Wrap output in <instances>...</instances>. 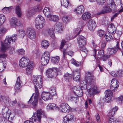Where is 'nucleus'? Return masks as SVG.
Instances as JSON below:
<instances>
[{
  "mask_svg": "<svg viewBox=\"0 0 123 123\" xmlns=\"http://www.w3.org/2000/svg\"><path fill=\"white\" fill-rule=\"evenodd\" d=\"M33 10V9H28L26 12V15L27 16L30 17L34 13Z\"/></svg>",
  "mask_w": 123,
  "mask_h": 123,
  "instance_id": "de8ad7c7",
  "label": "nucleus"
},
{
  "mask_svg": "<svg viewBox=\"0 0 123 123\" xmlns=\"http://www.w3.org/2000/svg\"><path fill=\"white\" fill-rule=\"evenodd\" d=\"M45 24V20L44 18L40 15H38L36 17L35 22L36 28L40 30L42 28Z\"/></svg>",
  "mask_w": 123,
  "mask_h": 123,
  "instance_id": "20e7f679",
  "label": "nucleus"
},
{
  "mask_svg": "<svg viewBox=\"0 0 123 123\" xmlns=\"http://www.w3.org/2000/svg\"><path fill=\"white\" fill-rule=\"evenodd\" d=\"M33 83L35 88V93H39L38 89L43 87L42 77L41 75L34 76L33 78Z\"/></svg>",
  "mask_w": 123,
  "mask_h": 123,
  "instance_id": "f03ea898",
  "label": "nucleus"
},
{
  "mask_svg": "<svg viewBox=\"0 0 123 123\" xmlns=\"http://www.w3.org/2000/svg\"><path fill=\"white\" fill-rule=\"evenodd\" d=\"M2 114L5 118H10V116L11 114V111L7 108L6 107L2 109Z\"/></svg>",
  "mask_w": 123,
  "mask_h": 123,
  "instance_id": "2eb2a0df",
  "label": "nucleus"
},
{
  "mask_svg": "<svg viewBox=\"0 0 123 123\" xmlns=\"http://www.w3.org/2000/svg\"><path fill=\"white\" fill-rule=\"evenodd\" d=\"M12 43L11 39L9 37H6L5 39L4 43H1V50L3 52H5L7 50L8 48H9V44Z\"/></svg>",
  "mask_w": 123,
  "mask_h": 123,
  "instance_id": "423d86ee",
  "label": "nucleus"
},
{
  "mask_svg": "<svg viewBox=\"0 0 123 123\" xmlns=\"http://www.w3.org/2000/svg\"><path fill=\"white\" fill-rule=\"evenodd\" d=\"M111 9L110 7H108L107 6H105L104 7L103 9L100 12H98L97 14L98 15H100L108 12L111 11Z\"/></svg>",
  "mask_w": 123,
  "mask_h": 123,
  "instance_id": "bb28decb",
  "label": "nucleus"
},
{
  "mask_svg": "<svg viewBox=\"0 0 123 123\" xmlns=\"http://www.w3.org/2000/svg\"><path fill=\"white\" fill-rule=\"evenodd\" d=\"M104 50H102L99 51L98 57L99 58H101L102 56L104 55Z\"/></svg>",
  "mask_w": 123,
  "mask_h": 123,
  "instance_id": "6e6d98bb",
  "label": "nucleus"
},
{
  "mask_svg": "<svg viewBox=\"0 0 123 123\" xmlns=\"http://www.w3.org/2000/svg\"><path fill=\"white\" fill-rule=\"evenodd\" d=\"M20 34L21 37L23 38L24 37V36L25 35V31L24 30H20L18 31Z\"/></svg>",
  "mask_w": 123,
  "mask_h": 123,
  "instance_id": "bf43d9fd",
  "label": "nucleus"
},
{
  "mask_svg": "<svg viewBox=\"0 0 123 123\" xmlns=\"http://www.w3.org/2000/svg\"><path fill=\"white\" fill-rule=\"evenodd\" d=\"M42 111L41 109L37 110V114H34L30 118L31 120L33 119L35 122L38 121L40 123L41 122V118Z\"/></svg>",
  "mask_w": 123,
  "mask_h": 123,
  "instance_id": "9b49d317",
  "label": "nucleus"
},
{
  "mask_svg": "<svg viewBox=\"0 0 123 123\" xmlns=\"http://www.w3.org/2000/svg\"><path fill=\"white\" fill-rule=\"evenodd\" d=\"M105 92L106 93L105 101L108 102L111 100L112 97V92L110 90H108L105 91Z\"/></svg>",
  "mask_w": 123,
  "mask_h": 123,
  "instance_id": "6ab92c4d",
  "label": "nucleus"
},
{
  "mask_svg": "<svg viewBox=\"0 0 123 123\" xmlns=\"http://www.w3.org/2000/svg\"><path fill=\"white\" fill-rule=\"evenodd\" d=\"M88 91V93L91 95L99 93L98 88L95 85H93V87Z\"/></svg>",
  "mask_w": 123,
  "mask_h": 123,
  "instance_id": "412c9836",
  "label": "nucleus"
},
{
  "mask_svg": "<svg viewBox=\"0 0 123 123\" xmlns=\"http://www.w3.org/2000/svg\"><path fill=\"white\" fill-rule=\"evenodd\" d=\"M73 89V92L77 96L81 97L82 96V91L80 86H74Z\"/></svg>",
  "mask_w": 123,
  "mask_h": 123,
  "instance_id": "ddd939ff",
  "label": "nucleus"
},
{
  "mask_svg": "<svg viewBox=\"0 0 123 123\" xmlns=\"http://www.w3.org/2000/svg\"><path fill=\"white\" fill-rule=\"evenodd\" d=\"M42 9V5L41 4H38L34 6L33 8V10L34 11L38 12H39Z\"/></svg>",
  "mask_w": 123,
  "mask_h": 123,
  "instance_id": "c03bdc74",
  "label": "nucleus"
},
{
  "mask_svg": "<svg viewBox=\"0 0 123 123\" xmlns=\"http://www.w3.org/2000/svg\"><path fill=\"white\" fill-rule=\"evenodd\" d=\"M9 98L8 96H0V101L1 102H3L6 104L8 103L9 101Z\"/></svg>",
  "mask_w": 123,
  "mask_h": 123,
  "instance_id": "cd10ccee",
  "label": "nucleus"
},
{
  "mask_svg": "<svg viewBox=\"0 0 123 123\" xmlns=\"http://www.w3.org/2000/svg\"><path fill=\"white\" fill-rule=\"evenodd\" d=\"M116 76L123 77V70H121L117 71L116 73Z\"/></svg>",
  "mask_w": 123,
  "mask_h": 123,
  "instance_id": "3c124183",
  "label": "nucleus"
},
{
  "mask_svg": "<svg viewBox=\"0 0 123 123\" xmlns=\"http://www.w3.org/2000/svg\"><path fill=\"white\" fill-rule=\"evenodd\" d=\"M49 45V43L48 41L43 40L41 43L42 47L44 49H46Z\"/></svg>",
  "mask_w": 123,
  "mask_h": 123,
  "instance_id": "4c0bfd02",
  "label": "nucleus"
},
{
  "mask_svg": "<svg viewBox=\"0 0 123 123\" xmlns=\"http://www.w3.org/2000/svg\"><path fill=\"white\" fill-rule=\"evenodd\" d=\"M13 8V7L12 6L9 7H5L2 9V10L4 12L7 14L10 13Z\"/></svg>",
  "mask_w": 123,
  "mask_h": 123,
  "instance_id": "7c9ffc66",
  "label": "nucleus"
},
{
  "mask_svg": "<svg viewBox=\"0 0 123 123\" xmlns=\"http://www.w3.org/2000/svg\"><path fill=\"white\" fill-rule=\"evenodd\" d=\"M73 76L74 80L77 82L79 81L80 77L78 72L76 71H74L73 73Z\"/></svg>",
  "mask_w": 123,
  "mask_h": 123,
  "instance_id": "393cba45",
  "label": "nucleus"
},
{
  "mask_svg": "<svg viewBox=\"0 0 123 123\" xmlns=\"http://www.w3.org/2000/svg\"><path fill=\"white\" fill-rule=\"evenodd\" d=\"M91 2H94L96 1L97 4L99 5L102 6L105 3L106 0H89Z\"/></svg>",
  "mask_w": 123,
  "mask_h": 123,
  "instance_id": "473e14b6",
  "label": "nucleus"
},
{
  "mask_svg": "<svg viewBox=\"0 0 123 123\" xmlns=\"http://www.w3.org/2000/svg\"><path fill=\"white\" fill-rule=\"evenodd\" d=\"M109 119V123H115V119L114 117H111Z\"/></svg>",
  "mask_w": 123,
  "mask_h": 123,
  "instance_id": "0e129e2a",
  "label": "nucleus"
},
{
  "mask_svg": "<svg viewBox=\"0 0 123 123\" xmlns=\"http://www.w3.org/2000/svg\"><path fill=\"white\" fill-rule=\"evenodd\" d=\"M20 23L21 22L17 19L15 17L12 18L10 21L11 24L12 25H14L15 26L21 25L22 24Z\"/></svg>",
  "mask_w": 123,
  "mask_h": 123,
  "instance_id": "5701e85b",
  "label": "nucleus"
},
{
  "mask_svg": "<svg viewBox=\"0 0 123 123\" xmlns=\"http://www.w3.org/2000/svg\"><path fill=\"white\" fill-rule=\"evenodd\" d=\"M68 98L69 100L73 101L76 103L78 101L77 96L73 92L69 94Z\"/></svg>",
  "mask_w": 123,
  "mask_h": 123,
  "instance_id": "dca6fc26",
  "label": "nucleus"
},
{
  "mask_svg": "<svg viewBox=\"0 0 123 123\" xmlns=\"http://www.w3.org/2000/svg\"><path fill=\"white\" fill-rule=\"evenodd\" d=\"M117 102L119 104H121L123 103V96H120L119 98L117 99Z\"/></svg>",
  "mask_w": 123,
  "mask_h": 123,
  "instance_id": "864d4df0",
  "label": "nucleus"
},
{
  "mask_svg": "<svg viewBox=\"0 0 123 123\" xmlns=\"http://www.w3.org/2000/svg\"><path fill=\"white\" fill-rule=\"evenodd\" d=\"M42 98L45 101H46L51 98V96L49 92H44L41 94Z\"/></svg>",
  "mask_w": 123,
  "mask_h": 123,
  "instance_id": "aec40b11",
  "label": "nucleus"
},
{
  "mask_svg": "<svg viewBox=\"0 0 123 123\" xmlns=\"http://www.w3.org/2000/svg\"><path fill=\"white\" fill-rule=\"evenodd\" d=\"M72 78L71 74L68 73H66L64 75V79L66 81H69L71 80Z\"/></svg>",
  "mask_w": 123,
  "mask_h": 123,
  "instance_id": "c9c22d12",
  "label": "nucleus"
},
{
  "mask_svg": "<svg viewBox=\"0 0 123 123\" xmlns=\"http://www.w3.org/2000/svg\"><path fill=\"white\" fill-rule=\"evenodd\" d=\"M115 48H109L108 50L109 51V53L110 54H114L115 52Z\"/></svg>",
  "mask_w": 123,
  "mask_h": 123,
  "instance_id": "052dcab7",
  "label": "nucleus"
},
{
  "mask_svg": "<svg viewBox=\"0 0 123 123\" xmlns=\"http://www.w3.org/2000/svg\"><path fill=\"white\" fill-rule=\"evenodd\" d=\"M115 107H114L111 109L109 113V116L110 117H113L115 115Z\"/></svg>",
  "mask_w": 123,
  "mask_h": 123,
  "instance_id": "49530a36",
  "label": "nucleus"
},
{
  "mask_svg": "<svg viewBox=\"0 0 123 123\" xmlns=\"http://www.w3.org/2000/svg\"><path fill=\"white\" fill-rule=\"evenodd\" d=\"M29 59L25 56L23 57L20 60L19 62V66L22 68L26 67L30 63Z\"/></svg>",
  "mask_w": 123,
  "mask_h": 123,
  "instance_id": "9d476101",
  "label": "nucleus"
},
{
  "mask_svg": "<svg viewBox=\"0 0 123 123\" xmlns=\"http://www.w3.org/2000/svg\"><path fill=\"white\" fill-rule=\"evenodd\" d=\"M18 52L19 54L23 55L25 54V51L23 49H19L18 51Z\"/></svg>",
  "mask_w": 123,
  "mask_h": 123,
  "instance_id": "69168bd1",
  "label": "nucleus"
},
{
  "mask_svg": "<svg viewBox=\"0 0 123 123\" xmlns=\"http://www.w3.org/2000/svg\"><path fill=\"white\" fill-rule=\"evenodd\" d=\"M62 23L57 22L56 23L55 25V27L56 30H58V32H61V31L63 30L62 28Z\"/></svg>",
  "mask_w": 123,
  "mask_h": 123,
  "instance_id": "f704fd0d",
  "label": "nucleus"
},
{
  "mask_svg": "<svg viewBox=\"0 0 123 123\" xmlns=\"http://www.w3.org/2000/svg\"><path fill=\"white\" fill-rule=\"evenodd\" d=\"M6 20V18L5 16L0 14V26L4 23Z\"/></svg>",
  "mask_w": 123,
  "mask_h": 123,
  "instance_id": "ea45409f",
  "label": "nucleus"
},
{
  "mask_svg": "<svg viewBox=\"0 0 123 123\" xmlns=\"http://www.w3.org/2000/svg\"><path fill=\"white\" fill-rule=\"evenodd\" d=\"M66 41L64 40H62L61 42V44L60 46V48L62 49L64 47L65 44L66 43Z\"/></svg>",
  "mask_w": 123,
  "mask_h": 123,
  "instance_id": "774afa93",
  "label": "nucleus"
},
{
  "mask_svg": "<svg viewBox=\"0 0 123 123\" xmlns=\"http://www.w3.org/2000/svg\"><path fill=\"white\" fill-rule=\"evenodd\" d=\"M7 29L2 26H0V39L4 36L5 34L7 32Z\"/></svg>",
  "mask_w": 123,
  "mask_h": 123,
  "instance_id": "c85d7f7f",
  "label": "nucleus"
},
{
  "mask_svg": "<svg viewBox=\"0 0 123 123\" xmlns=\"http://www.w3.org/2000/svg\"><path fill=\"white\" fill-rule=\"evenodd\" d=\"M81 31V30L79 28H77L74 31L75 33L76 34L75 37H76L78 35L80 34Z\"/></svg>",
  "mask_w": 123,
  "mask_h": 123,
  "instance_id": "e2e57ef3",
  "label": "nucleus"
},
{
  "mask_svg": "<svg viewBox=\"0 0 123 123\" xmlns=\"http://www.w3.org/2000/svg\"><path fill=\"white\" fill-rule=\"evenodd\" d=\"M71 63L73 64L76 66H80V64L79 62L76 61L75 60L72 59L71 61Z\"/></svg>",
  "mask_w": 123,
  "mask_h": 123,
  "instance_id": "09e8293b",
  "label": "nucleus"
},
{
  "mask_svg": "<svg viewBox=\"0 0 123 123\" xmlns=\"http://www.w3.org/2000/svg\"><path fill=\"white\" fill-rule=\"evenodd\" d=\"M63 120L64 123H74L76 120V118L74 115L68 114L63 118Z\"/></svg>",
  "mask_w": 123,
  "mask_h": 123,
  "instance_id": "1a4fd4ad",
  "label": "nucleus"
},
{
  "mask_svg": "<svg viewBox=\"0 0 123 123\" xmlns=\"http://www.w3.org/2000/svg\"><path fill=\"white\" fill-rule=\"evenodd\" d=\"M60 60V58L58 56H57L53 58L51 60L52 62L56 63H58Z\"/></svg>",
  "mask_w": 123,
  "mask_h": 123,
  "instance_id": "5fc2aeb1",
  "label": "nucleus"
},
{
  "mask_svg": "<svg viewBox=\"0 0 123 123\" xmlns=\"http://www.w3.org/2000/svg\"><path fill=\"white\" fill-rule=\"evenodd\" d=\"M51 11V10L49 8L46 7L43 10V13L45 16L48 18L51 15L50 12Z\"/></svg>",
  "mask_w": 123,
  "mask_h": 123,
  "instance_id": "a878e982",
  "label": "nucleus"
},
{
  "mask_svg": "<svg viewBox=\"0 0 123 123\" xmlns=\"http://www.w3.org/2000/svg\"><path fill=\"white\" fill-rule=\"evenodd\" d=\"M91 16V15L90 13L86 12L83 14L82 18L83 20L87 21L90 18Z\"/></svg>",
  "mask_w": 123,
  "mask_h": 123,
  "instance_id": "c756f323",
  "label": "nucleus"
},
{
  "mask_svg": "<svg viewBox=\"0 0 123 123\" xmlns=\"http://www.w3.org/2000/svg\"><path fill=\"white\" fill-rule=\"evenodd\" d=\"M107 3L108 6L112 10H113L112 8L114 6L115 7V3L113 0H107Z\"/></svg>",
  "mask_w": 123,
  "mask_h": 123,
  "instance_id": "58836bf2",
  "label": "nucleus"
},
{
  "mask_svg": "<svg viewBox=\"0 0 123 123\" xmlns=\"http://www.w3.org/2000/svg\"><path fill=\"white\" fill-rule=\"evenodd\" d=\"M109 23V21L107 18H104L102 21V25H108Z\"/></svg>",
  "mask_w": 123,
  "mask_h": 123,
  "instance_id": "603ef678",
  "label": "nucleus"
},
{
  "mask_svg": "<svg viewBox=\"0 0 123 123\" xmlns=\"http://www.w3.org/2000/svg\"><path fill=\"white\" fill-rule=\"evenodd\" d=\"M50 58V55L49 52H45L41 58V63L43 65H46L48 63Z\"/></svg>",
  "mask_w": 123,
  "mask_h": 123,
  "instance_id": "6e6552de",
  "label": "nucleus"
},
{
  "mask_svg": "<svg viewBox=\"0 0 123 123\" xmlns=\"http://www.w3.org/2000/svg\"><path fill=\"white\" fill-rule=\"evenodd\" d=\"M57 68H49L46 71V75L49 78L55 77L57 75Z\"/></svg>",
  "mask_w": 123,
  "mask_h": 123,
  "instance_id": "0eeeda50",
  "label": "nucleus"
},
{
  "mask_svg": "<svg viewBox=\"0 0 123 123\" xmlns=\"http://www.w3.org/2000/svg\"><path fill=\"white\" fill-rule=\"evenodd\" d=\"M63 21L65 23H66L68 22V17L67 16H65L62 18Z\"/></svg>",
  "mask_w": 123,
  "mask_h": 123,
  "instance_id": "338daca9",
  "label": "nucleus"
},
{
  "mask_svg": "<svg viewBox=\"0 0 123 123\" xmlns=\"http://www.w3.org/2000/svg\"><path fill=\"white\" fill-rule=\"evenodd\" d=\"M51 96L52 97L53 96L55 95L56 94V92L55 89H51L50 92H49Z\"/></svg>",
  "mask_w": 123,
  "mask_h": 123,
  "instance_id": "13d9d810",
  "label": "nucleus"
},
{
  "mask_svg": "<svg viewBox=\"0 0 123 123\" xmlns=\"http://www.w3.org/2000/svg\"><path fill=\"white\" fill-rule=\"evenodd\" d=\"M84 6L81 5L77 7L74 10V12L77 14H81L84 12Z\"/></svg>",
  "mask_w": 123,
  "mask_h": 123,
  "instance_id": "b1692460",
  "label": "nucleus"
},
{
  "mask_svg": "<svg viewBox=\"0 0 123 123\" xmlns=\"http://www.w3.org/2000/svg\"><path fill=\"white\" fill-rule=\"evenodd\" d=\"M69 3V2L68 0H61L62 5L66 8L68 7Z\"/></svg>",
  "mask_w": 123,
  "mask_h": 123,
  "instance_id": "a19ab883",
  "label": "nucleus"
},
{
  "mask_svg": "<svg viewBox=\"0 0 123 123\" xmlns=\"http://www.w3.org/2000/svg\"><path fill=\"white\" fill-rule=\"evenodd\" d=\"M49 20L54 22H56L59 19V18L57 16L51 15L48 18Z\"/></svg>",
  "mask_w": 123,
  "mask_h": 123,
  "instance_id": "72a5a7b5",
  "label": "nucleus"
},
{
  "mask_svg": "<svg viewBox=\"0 0 123 123\" xmlns=\"http://www.w3.org/2000/svg\"><path fill=\"white\" fill-rule=\"evenodd\" d=\"M96 24L95 21L92 19L89 20L88 22V28L91 31H93L96 27Z\"/></svg>",
  "mask_w": 123,
  "mask_h": 123,
  "instance_id": "a211bd4d",
  "label": "nucleus"
},
{
  "mask_svg": "<svg viewBox=\"0 0 123 123\" xmlns=\"http://www.w3.org/2000/svg\"><path fill=\"white\" fill-rule=\"evenodd\" d=\"M110 57V55H104L101 58L102 60L105 61L106 60Z\"/></svg>",
  "mask_w": 123,
  "mask_h": 123,
  "instance_id": "4d7b16f0",
  "label": "nucleus"
},
{
  "mask_svg": "<svg viewBox=\"0 0 123 123\" xmlns=\"http://www.w3.org/2000/svg\"><path fill=\"white\" fill-rule=\"evenodd\" d=\"M78 43L79 47L81 50L86 53L87 51L85 47L86 42V38L81 35H80L77 38Z\"/></svg>",
  "mask_w": 123,
  "mask_h": 123,
  "instance_id": "7ed1b4c3",
  "label": "nucleus"
},
{
  "mask_svg": "<svg viewBox=\"0 0 123 123\" xmlns=\"http://www.w3.org/2000/svg\"><path fill=\"white\" fill-rule=\"evenodd\" d=\"M105 37L106 40L107 41H111L113 39L112 36L109 33H106Z\"/></svg>",
  "mask_w": 123,
  "mask_h": 123,
  "instance_id": "a18cd8bd",
  "label": "nucleus"
},
{
  "mask_svg": "<svg viewBox=\"0 0 123 123\" xmlns=\"http://www.w3.org/2000/svg\"><path fill=\"white\" fill-rule=\"evenodd\" d=\"M39 96V93H35L33 94L29 100L28 102V104L31 105L33 107H36L37 104Z\"/></svg>",
  "mask_w": 123,
  "mask_h": 123,
  "instance_id": "39448f33",
  "label": "nucleus"
},
{
  "mask_svg": "<svg viewBox=\"0 0 123 123\" xmlns=\"http://www.w3.org/2000/svg\"><path fill=\"white\" fill-rule=\"evenodd\" d=\"M27 34L28 37L30 39H34L36 38V31L34 29H29L27 31Z\"/></svg>",
  "mask_w": 123,
  "mask_h": 123,
  "instance_id": "4468645a",
  "label": "nucleus"
},
{
  "mask_svg": "<svg viewBox=\"0 0 123 123\" xmlns=\"http://www.w3.org/2000/svg\"><path fill=\"white\" fill-rule=\"evenodd\" d=\"M54 30V29L53 28H49L47 30V32L52 38H54L55 37Z\"/></svg>",
  "mask_w": 123,
  "mask_h": 123,
  "instance_id": "2f4dec72",
  "label": "nucleus"
},
{
  "mask_svg": "<svg viewBox=\"0 0 123 123\" xmlns=\"http://www.w3.org/2000/svg\"><path fill=\"white\" fill-rule=\"evenodd\" d=\"M6 64L5 62H0V72L3 71L6 68Z\"/></svg>",
  "mask_w": 123,
  "mask_h": 123,
  "instance_id": "79ce46f5",
  "label": "nucleus"
},
{
  "mask_svg": "<svg viewBox=\"0 0 123 123\" xmlns=\"http://www.w3.org/2000/svg\"><path fill=\"white\" fill-rule=\"evenodd\" d=\"M27 66L26 69V74L28 75H30L32 74L34 64L32 62H30Z\"/></svg>",
  "mask_w": 123,
  "mask_h": 123,
  "instance_id": "f3484780",
  "label": "nucleus"
},
{
  "mask_svg": "<svg viewBox=\"0 0 123 123\" xmlns=\"http://www.w3.org/2000/svg\"><path fill=\"white\" fill-rule=\"evenodd\" d=\"M95 78L93 75V72H87L86 73L85 80L84 81L86 84L84 85L83 83L81 82V86L84 89H88V86L91 85L93 81V80Z\"/></svg>",
  "mask_w": 123,
  "mask_h": 123,
  "instance_id": "f257e3e1",
  "label": "nucleus"
},
{
  "mask_svg": "<svg viewBox=\"0 0 123 123\" xmlns=\"http://www.w3.org/2000/svg\"><path fill=\"white\" fill-rule=\"evenodd\" d=\"M17 35L16 34H14L12 35L11 37H10L12 41V43L13 42H14L17 39V37H16Z\"/></svg>",
  "mask_w": 123,
  "mask_h": 123,
  "instance_id": "680f3d73",
  "label": "nucleus"
},
{
  "mask_svg": "<svg viewBox=\"0 0 123 123\" xmlns=\"http://www.w3.org/2000/svg\"><path fill=\"white\" fill-rule=\"evenodd\" d=\"M58 107L56 106V105L54 103H50L47 106V108L48 109L52 110L54 108L57 109Z\"/></svg>",
  "mask_w": 123,
  "mask_h": 123,
  "instance_id": "37998d69",
  "label": "nucleus"
},
{
  "mask_svg": "<svg viewBox=\"0 0 123 123\" xmlns=\"http://www.w3.org/2000/svg\"><path fill=\"white\" fill-rule=\"evenodd\" d=\"M107 30L108 32L114 35L115 33V29L114 24L112 23L108 27Z\"/></svg>",
  "mask_w": 123,
  "mask_h": 123,
  "instance_id": "4be33fe9",
  "label": "nucleus"
},
{
  "mask_svg": "<svg viewBox=\"0 0 123 123\" xmlns=\"http://www.w3.org/2000/svg\"><path fill=\"white\" fill-rule=\"evenodd\" d=\"M70 108V107L67 104L64 103L60 105L59 109L62 112L66 113L68 112Z\"/></svg>",
  "mask_w": 123,
  "mask_h": 123,
  "instance_id": "f8f14e48",
  "label": "nucleus"
},
{
  "mask_svg": "<svg viewBox=\"0 0 123 123\" xmlns=\"http://www.w3.org/2000/svg\"><path fill=\"white\" fill-rule=\"evenodd\" d=\"M16 12L18 16L21 17L22 14L20 6H16Z\"/></svg>",
  "mask_w": 123,
  "mask_h": 123,
  "instance_id": "e433bc0d",
  "label": "nucleus"
},
{
  "mask_svg": "<svg viewBox=\"0 0 123 123\" xmlns=\"http://www.w3.org/2000/svg\"><path fill=\"white\" fill-rule=\"evenodd\" d=\"M105 31L102 30H100L98 31H97V34L100 37H102L105 33Z\"/></svg>",
  "mask_w": 123,
  "mask_h": 123,
  "instance_id": "8fccbe9b",
  "label": "nucleus"
}]
</instances>
